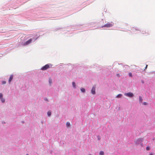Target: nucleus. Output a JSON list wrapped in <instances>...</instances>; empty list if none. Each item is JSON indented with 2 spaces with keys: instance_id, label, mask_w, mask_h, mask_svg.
<instances>
[{
  "instance_id": "26",
  "label": "nucleus",
  "mask_w": 155,
  "mask_h": 155,
  "mask_svg": "<svg viewBox=\"0 0 155 155\" xmlns=\"http://www.w3.org/2000/svg\"><path fill=\"white\" fill-rule=\"evenodd\" d=\"M44 100L46 101H48V100L47 98H45Z\"/></svg>"
},
{
  "instance_id": "5",
  "label": "nucleus",
  "mask_w": 155,
  "mask_h": 155,
  "mask_svg": "<svg viewBox=\"0 0 155 155\" xmlns=\"http://www.w3.org/2000/svg\"><path fill=\"white\" fill-rule=\"evenodd\" d=\"M91 92L93 95H94L95 94V87L94 86L92 87L91 91Z\"/></svg>"
},
{
  "instance_id": "15",
  "label": "nucleus",
  "mask_w": 155,
  "mask_h": 155,
  "mask_svg": "<svg viewBox=\"0 0 155 155\" xmlns=\"http://www.w3.org/2000/svg\"><path fill=\"white\" fill-rule=\"evenodd\" d=\"M49 83L50 86H51V84L52 83V80L50 78H49Z\"/></svg>"
},
{
  "instance_id": "28",
  "label": "nucleus",
  "mask_w": 155,
  "mask_h": 155,
  "mask_svg": "<svg viewBox=\"0 0 155 155\" xmlns=\"http://www.w3.org/2000/svg\"><path fill=\"white\" fill-rule=\"evenodd\" d=\"M141 82L142 84H143L144 83V81L143 80H141Z\"/></svg>"
},
{
  "instance_id": "4",
  "label": "nucleus",
  "mask_w": 155,
  "mask_h": 155,
  "mask_svg": "<svg viewBox=\"0 0 155 155\" xmlns=\"http://www.w3.org/2000/svg\"><path fill=\"white\" fill-rule=\"evenodd\" d=\"M113 26V25L112 24L108 23L105 24L101 26V28H110L112 27Z\"/></svg>"
},
{
  "instance_id": "10",
  "label": "nucleus",
  "mask_w": 155,
  "mask_h": 155,
  "mask_svg": "<svg viewBox=\"0 0 155 155\" xmlns=\"http://www.w3.org/2000/svg\"><path fill=\"white\" fill-rule=\"evenodd\" d=\"M80 90L81 92L83 93H84L86 92L85 89L83 87H81L80 89Z\"/></svg>"
},
{
  "instance_id": "22",
  "label": "nucleus",
  "mask_w": 155,
  "mask_h": 155,
  "mask_svg": "<svg viewBox=\"0 0 155 155\" xmlns=\"http://www.w3.org/2000/svg\"><path fill=\"white\" fill-rule=\"evenodd\" d=\"M6 81H2V84H6Z\"/></svg>"
},
{
  "instance_id": "33",
  "label": "nucleus",
  "mask_w": 155,
  "mask_h": 155,
  "mask_svg": "<svg viewBox=\"0 0 155 155\" xmlns=\"http://www.w3.org/2000/svg\"><path fill=\"white\" fill-rule=\"evenodd\" d=\"M21 122H22V123L23 124V123H24V121H21Z\"/></svg>"
},
{
  "instance_id": "8",
  "label": "nucleus",
  "mask_w": 155,
  "mask_h": 155,
  "mask_svg": "<svg viewBox=\"0 0 155 155\" xmlns=\"http://www.w3.org/2000/svg\"><path fill=\"white\" fill-rule=\"evenodd\" d=\"M13 75H10L9 78L8 80V82L10 83L11 81H12L13 79Z\"/></svg>"
},
{
  "instance_id": "16",
  "label": "nucleus",
  "mask_w": 155,
  "mask_h": 155,
  "mask_svg": "<svg viewBox=\"0 0 155 155\" xmlns=\"http://www.w3.org/2000/svg\"><path fill=\"white\" fill-rule=\"evenodd\" d=\"M66 125L67 127H69L70 126V125H71L70 123L69 122H67L66 123Z\"/></svg>"
},
{
  "instance_id": "31",
  "label": "nucleus",
  "mask_w": 155,
  "mask_h": 155,
  "mask_svg": "<svg viewBox=\"0 0 155 155\" xmlns=\"http://www.w3.org/2000/svg\"><path fill=\"white\" fill-rule=\"evenodd\" d=\"M117 76L119 77H120V75L119 74H117Z\"/></svg>"
},
{
  "instance_id": "34",
  "label": "nucleus",
  "mask_w": 155,
  "mask_h": 155,
  "mask_svg": "<svg viewBox=\"0 0 155 155\" xmlns=\"http://www.w3.org/2000/svg\"><path fill=\"white\" fill-rule=\"evenodd\" d=\"M135 29L136 30H139L137 29V28H136Z\"/></svg>"
},
{
  "instance_id": "12",
  "label": "nucleus",
  "mask_w": 155,
  "mask_h": 155,
  "mask_svg": "<svg viewBox=\"0 0 155 155\" xmlns=\"http://www.w3.org/2000/svg\"><path fill=\"white\" fill-rule=\"evenodd\" d=\"M72 85L73 87L75 89L76 88V85L75 83L73 81L72 82Z\"/></svg>"
},
{
  "instance_id": "37",
  "label": "nucleus",
  "mask_w": 155,
  "mask_h": 155,
  "mask_svg": "<svg viewBox=\"0 0 155 155\" xmlns=\"http://www.w3.org/2000/svg\"><path fill=\"white\" fill-rule=\"evenodd\" d=\"M142 33L144 34V33Z\"/></svg>"
},
{
  "instance_id": "3",
  "label": "nucleus",
  "mask_w": 155,
  "mask_h": 155,
  "mask_svg": "<svg viewBox=\"0 0 155 155\" xmlns=\"http://www.w3.org/2000/svg\"><path fill=\"white\" fill-rule=\"evenodd\" d=\"M144 139L143 138H138L135 142V143L136 144H139L141 142H143Z\"/></svg>"
},
{
  "instance_id": "11",
  "label": "nucleus",
  "mask_w": 155,
  "mask_h": 155,
  "mask_svg": "<svg viewBox=\"0 0 155 155\" xmlns=\"http://www.w3.org/2000/svg\"><path fill=\"white\" fill-rule=\"evenodd\" d=\"M51 111L50 110L48 111L47 112V115H48V116L49 117H50V116H51Z\"/></svg>"
},
{
  "instance_id": "23",
  "label": "nucleus",
  "mask_w": 155,
  "mask_h": 155,
  "mask_svg": "<svg viewBox=\"0 0 155 155\" xmlns=\"http://www.w3.org/2000/svg\"><path fill=\"white\" fill-rule=\"evenodd\" d=\"M3 97V94L2 93H0V99Z\"/></svg>"
},
{
  "instance_id": "19",
  "label": "nucleus",
  "mask_w": 155,
  "mask_h": 155,
  "mask_svg": "<svg viewBox=\"0 0 155 155\" xmlns=\"http://www.w3.org/2000/svg\"><path fill=\"white\" fill-rule=\"evenodd\" d=\"M146 150L147 151L149 150H150V147L149 146H147L146 147Z\"/></svg>"
},
{
  "instance_id": "27",
  "label": "nucleus",
  "mask_w": 155,
  "mask_h": 155,
  "mask_svg": "<svg viewBox=\"0 0 155 155\" xmlns=\"http://www.w3.org/2000/svg\"><path fill=\"white\" fill-rule=\"evenodd\" d=\"M148 66V65H146V67H145V68L144 69V71L147 68Z\"/></svg>"
},
{
  "instance_id": "14",
  "label": "nucleus",
  "mask_w": 155,
  "mask_h": 155,
  "mask_svg": "<svg viewBox=\"0 0 155 155\" xmlns=\"http://www.w3.org/2000/svg\"><path fill=\"white\" fill-rule=\"evenodd\" d=\"M0 100L2 103H4L5 102V99L3 97L0 99Z\"/></svg>"
},
{
  "instance_id": "35",
  "label": "nucleus",
  "mask_w": 155,
  "mask_h": 155,
  "mask_svg": "<svg viewBox=\"0 0 155 155\" xmlns=\"http://www.w3.org/2000/svg\"><path fill=\"white\" fill-rule=\"evenodd\" d=\"M89 155H92L91 153H90L89 154Z\"/></svg>"
},
{
  "instance_id": "17",
  "label": "nucleus",
  "mask_w": 155,
  "mask_h": 155,
  "mask_svg": "<svg viewBox=\"0 0 155 155\" xmlns=\"http://www.w3.org/2000/svg\"><path fill=\"white\" fill-rule=\"evenodd\" d=\"M99 154L100 155H104V152L103 151H101L99 153Z\"/></svg>"
},
{
  "instance_id": "36",
  "label": "nucleus",
  "mask_w": 155,
  "mask_h": 155,
  "mask_svg": "<svg viewBox=\"0 0 155 155\" xmlns=\"http://www.w3.org/2000/svg\"><path fill=\"white\" fill-rule=\"evenodd\" d=\"M26 155H29L28 154H26Z\"/></svg>"
},
{
  "instance_id": "24",
  "label": "nucleus",
  "mask_w": 155,
  "mask_h": 155,
  "mask_svg": "<svg viewBox=\"0 0 155 155\" xmlns=\"http://www.w3.org/2000/svg\"><path fill=\"white\" fill-rule=\"evenodd\" d=\"M97 138L98 140H100L101 137L99 135H98L97 136Z\"/></svg>"
},
{
  "instance_id": "6",
  "label": "nucleus",
  "mask_w": 155,
  "mask_h": 155,
  "mask_svg": "<svg viewBox=\"0 0 155 155\" xmlns=\"http://www.w3.org/2000/svg\"><path fill=\"white\" fill-rule=\"evenodd\" d=\"M32 42V39H30L26 41L24 44V45H28L31 43Z\"/></svg>"
},
{
  "instance_id": "25",
  "label": "nucleus",
  "mask_w": 155,
  "mask_h": 155,
  "mask_svg": "<svg viewBox=\"0 0 155 155\" xmlns=\"http://www.w3.org/2000/svg\"><path fill=\"white\" fill-rule=\"evenodd\" d=\"M140 145L141 147H143V142H141L140 143Z\"/></svg>"
},
{
  "instance_id": "7",
  "label": "nucleus",
  "mask_w": 155,
  "mask_h": 155,
  "mask_svg": "<svg viewBox=\"0 0 155 155\" xmlns=\"http://www.w3.org/2000/svg\"><path fill=\"white\" fill-rule=\"evenodd\" d=\"M37 35H36V36L35 37L33 38H32L30 39H32V41H33V42H34L39 37H37Z\"/></svg>"
},
{
  "instance_id": "30",
  "label": "nucleus",
  "mask_w": 155,
  "mask_h": 155,
  "mask_svg": "<svg viewBox=\"0 0 155 155\" xmlns=\"http://www.w3.org/2000/svg\"><path fill=\"white\" fill-rule=\"evenodd\" d=\"M2 124H5V122L4 121H2Z\"/></svg>"
},
{
  "instance_id": "18",
  "label": "nucleus",
  "mask_w": 155,
  "mask_h": 155,
  "mask_svg": "<svg viewBox=\"0 0 155 155\" xmlns=\"http://www.w3.org/2000/svg\"><path fill=\"white\" fill-rule=\"evenodd\" d=\"M63 28H56L54 30V31H57L58 30H59V29H63Z\"/></svg>"
},
{
  "instance_id": "9",
  "label": "nucleus",
  "mask_w": 155,
  "mask_h": 155,
  "mask_svg": "<svg viewBox=\"0 0 155 155\" xmlns=\"http://www.w3.org/2000/svg\"><path fill=\"white\" fill-rule=\"evenodd\" d=\"M139 103H141L143 101V99L141 96H140L139 97Z\"/></svg>"
},
{
  "instance_id": "20",
  "label": "nucleus",
  "mask_w": 155,
  "mask_h": 155,
  "mask_svg": "<svg viewBox=\"0 0 155 155\" xmlns=\"http://www.w3.org/2000/svg\"><path fill=\"white\" fill-rule=\"evenodd\" d=\"M143 104L144 105H147L148 104L147 102H144L143 103Z\"/></svg>"
},
{
  "instance_id": "1",
  "label": "nucleus",
  "mask_w": 155,
  "mask_h": 155,
  "mask_svg": "<svg viewBox=\"0 0 155 155\" xmlns=\"http://www.w3.org/2000/svg\"><path fill=\"white\" fill-rule=\"evenodd\" d=\"M50 65H51V67L52 65L51 64H48L42 67L41 68V70L43 71L47 70L50 68Z\"/></svg>"
},
{
  "instance_id": "21",
  "label": "nucleus",
  "mask_w": 155,
  "mask_h": 155,
  "mask_svg": "<svg viewBox=\"0 0 155 155\" xmlns=\"http://www.w3.org/2000/svg\"><path fill=\"white\" fill-rule=\"evenodd\" d=\"M128 75L129 76V77H132L133 76H132V74L131 73V72H129L128 74Z\"/></svg>"
},
{
  "instance_id": "2",
  "label": "nucleus",
  "mask_w": 155,
  "mask_h": 155,
  "mask_svg": "<svg viewBox=\"0 0 155 155\" xmlns=\"http://www.w3.org/2000/svg\"><path fill=\"white\" fill-rule=\"evenodd\" d=\"M124 95L125 96L130 97H133L134 96V95L133 93L130 92L125 93Z\"/></svg>"
},
{
  "instance_id": "32",
  "label": "nucleus",
  "mask_w": 155,
  "mask_h": 155,
  "mask_svg": "<svg viewBox=\"0 0 155 155\" xmlns=\"http://www.w3.org/2000/svg\"><path fill=\"white\" fill-rule=\"evenodd\" d=\"M41 123L42 124H43V121H41Z\"/></svg>"
},
{
  "instance_id": "13",
  "label": "nucleus",
  "mask_w": 155,
  "mask_h": 155,
  "mask_svg": "<svg viewBox=\"0 0 155 155\" xmlns=\"http://www.w3.org/2000/svg\"><path fill=\"white\" fill-rule=\"evenodd\" d=\"M123 95L122 94H119L116 97L117 98H120Z\"/></svg>"
},
{
  "instance_id": "29",
  "label": "nucleus",
  "mask_w": 155,
  "mask_h": 155,
  "mask_svg": "<svg viewBox=\"0 0 155 155\" xmlns=\"http://www.w3.org/2000/svg\"><path fill=\"white\" fill-rule=\"evenodd\" d=\"M149 155H153V153H150Z\"/></svg>"
}]
</instances>
